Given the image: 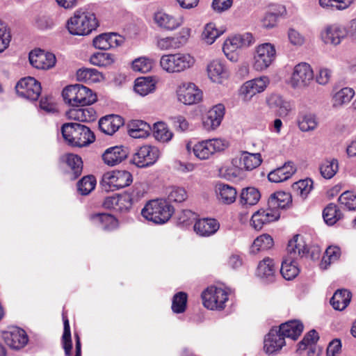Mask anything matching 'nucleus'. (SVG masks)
Segmentation results:
<instances>
[{
    "label": "nucleus",
    "instance_id": "nucleus-1",
    "mask_svg": "<svg viewBox=\"0 0 356 356\" xmlns=\"http://www.w3.org/2000/svg\"><path fill=\"white\" fill-rule=\"evenodd\" d=\"M292 204V197L289 193L278 191L270 195L268 207L255 212L251 218L253 227L260 230L265 224L277 220L280 216V209L289 208Z\"/></svg>",
    "mask_w": 356,
    "mask_h": 356
},
{
    "label": "nucleus",
    "instance_id": "nucleus-2",
    "mask_svg": "<svg viewBox=\"0 0 356 356\" xmlns=\"http://www.w3.org/2000/svg\"><path fill=\"white\" fill-rule=\"evenodd\" d=\"M286 250L287 257L282 263L280 273L285 280H291L295 278L300 271L296 260L307 254L308 248L299 236L296 235L289 241Z\"/></svg>",
    "mask_w": 356,
    "mask_h": 356
},
{
    "label": "nucleus",
    "instance_id": "nucleus-3",
    "mask_svg": "<svg viewBox=\"0 0 356 356\" xmlns=\"http://www.w3.org/2000/svg\"><path fill=\"white\" fill-rule=\"evenodd\" d=\"M61 133L65 140L73 147H84L95 140L94 134L88 127L76 122L63 124Z\"/></svg>",
    "mask_w": 356,
    "mask_h": 356
},
{
    "label": "nucleus",
    "instance_id": "nucleus-4",
    "mask_svg": "<svg viewBox=\"0 0 356 356\" xmlns=\"http://www.w3.org/2000/svg\"><path fill=\"white\" fill-rule=\"evenodd\" d=\"M98 26V22L94 13L83 9L75 11L74 15L67 22V28L70 34L86 35Z\"/></svg>",
    "mask_w": 356,
    "mask_h": 356
},
{
    "label": "nucleus",
    "instance_id": "nucleus-5",
    "mask_svg": "<svg viewBox=\"0 0 356 356\" xmlns=\"http://www.w3.org/2000/svg\"><path fill=\"white\" fill-rule=\"evenodd\" d=\"M174 207L163 199L153 200L147 202L141 211V215L154 224L167 222L174 213Z\"/></svg>",
    "mask_w": 356,
    "mask_h": 356
},
{
    "label": "nucleus",
    "instance_id": "nucleus-6",
    "mask_svg": "<svg viewBox=\"0 0 356 356\" xmlns=\"http://www.w3.org/2000/svg\"><path fill=\"white\" fill-rule=\"evenodd\" d=\"M65 103L73 107L84 106L95 103L97 95L92 91L81 84L65 87L62 92Z\"/></svg>",
    "mask_w": 356,
    "mask_h": 356
},
{
    "label": "nucleus",
    "instance_id": "nucleus-7",
    "mask_svg": "<svg viewBox=\"0 0 356 356\" xmlns=\"http://www.w3.org/2000/svg\"><path fill=\"white\" fill-rule=\"evenodd\" d=\"M195 63V57L187 53L163 55L160 59L161 67L168 73L184 72L192 68Z\"/></svg>",
    "mask_w": 356,
    "mask_h": 356
},
{
    "label": "nucleus",
    "instance_id": "nucleus-8",
    "mask_svg": "<svg viewBox=\"0 0 356 356\" xmlns=\"http://www.w3.org/2000/svg\"><path fill=\"white\" fill-rule=\"evenodd\" d=\"M226 147L227 143L225 140L213 138L198 142L193 147L187 144L186 149L189 152H192L198 159L207 160L215 153L223 151Z\"/></svg>",
    "mask_w": 356,
    "mask_h": 356
},
{
    "label": "nucleus",
    "instance_id": "nucleus-9",
    "mask_svg": "<svg viewBox=\"0 0 356 356\" xmlns=\"http://www.w3.org/2000/svg\"><path fill=\"white\" fill-rule=\"evenodd\" d=\"M131 174L127 170H113L104 173L100 184L104 191H115L132 183Z\"/></svg>",
    "mask_w": 356,
    "mask_h": 356
},
{
    "label": "nucleus",
    "instance_id": "nucleus-10",
    "mask_svg": "<svg viewBox=\"0 0 356 356\" xmlns=\"http://www.w3.org/2000/svg\"><path fill=\"white\" fill-rule=\"evenodd\" d=\"M276 58L275 46L269 42L263 43L256 47L253 57V67L257 71L267 69Z\"/></svg>",
    "mask_w": 356,
    "mask_h": 356
},
{
    "label": "nucleus",
    "instance_id": "nucleus-11",
    "mask_svg": "<svg viewBox=\"0 0 356 356\" xmlns=\"http://www.w3.org/2000/svg\"><path fill=\"white\" fill-rule=\"evenodd\" d=\"M202 299L206 308L211 310H221L225 307L228 294L221 288L210 286L202 292Z\"/></svg>",
    "mask_w": 356,
    "mask_h": 356
},
{
    "label": "nucleus",
    "instance_id": "nucleus-12",
    "mask_svg": "<svg viewBox=\"0 0 356 356\" xmlns=\"http://www.w3.org/2000/svg\"><path fill=\"white\" fill-rule=\"evenodd\" d=\"M161 152L154 145H145L139 147L133 156V163L139 168L154 165L159 159Z\"/></svg>",
    "mask_w": 356,
    "mask_h": 356
},
{
    "label": "nucleus",
    "instance_id": "nucleus-13",
    "mask_svg": "<svg viewBox=\"0 0 356 356\" xmlns=\"http://www.w3.org/2000/svg\"><path fill=\"white\" fill-rule=\"evenodd\" d=\"M15 89L19 96L31 101L37 100L42 90L40 83L31 76L21 79L17 82Z\"/></svg>",
    "mask_w": 356,
    "mask_h": 356
},
{
    "label": "nucleus",
    "instance_id": "nucleus-14",
    "mask_svg": "<svg viewBox=\"0 0 356 356\" xmlns=\"http://www.w3.org/2000/svg\"><path fill=\"white\" fill-rule=\"evenodd\" d=\"M313 78L311 66L306 63H300L294 67L289 84L293 88H302L307 86Z\"/></svg>",
    "mask_w": 356,
    "mask_h": 356
},
{
    "label": "nucleus",
    "instance_id": "nucleus-15",
    "mask_svg": "<svg viewBox=\"0 0 356 356\" xmlns=\"http://www.w3.org/2000/svg\"><path fill=\"white\" fill-rule=\"evenodd\" d=\"M177 99L185 105L199 103L202 98V91L191 82L181 83L176 90Z\"/></svg>",
    "mask_w": 356,
    "mask_h": 356
},
{
    "label": "nucleus",
    "instance_id": "nucleus-16",
    "mask_svg": "<svg viewBox=\"0 0 356 356\" xmlns=\"http://www.w3.org/2000/svg\"><path fill=\"white\" fill-rule=\"evenodd\" d=\"M191 31L190 29L185 27L175 36L158 38L156 47L163 51L179 49L188 42Z\"/></svg>",
    "mask_w": 356,
    "mask_h": 356
},
{
    "label": "nucleus",
    "instance_id": "nucleus-17",
    "mask_svg": "<svg viewBox=\"0 0 356 356\" xmlns=\"http://www.w3.org/2000/svg\"><path fill=\"white\" fill-rule=\"evenodd\" d=\"M269 83V78L266 76H261L245 81L240 90L243 100L250 101L257 93L264 92Z\"/></svg>",
    "mask_w": 356,
    "mask_h": 356
},
{
    "label": "nucleus",
    "instance_id": "nucleus-18",
    "mask_svg": "<svg viewBox=\"0 0 356 356\" xmlns=\"http://www.w3.org/2000/svg\"><path fill=\"white\" fill-rule=\"evenodd\" d=\"M29 62L31 65L40 70H48L56 64V56L52 53L45 52L42 49H35L29 54Z\"/></svg>",
    "mask_w": 356,
    "mask_h": 356
},
{
    "label": "nucleus",
    "instance_id": "nucleus-19",
    "mask_svg": "<svg viewBox=\"0 0 356 356\" xmlns=\"http://www.w3.org/2000/svg\"><path fill=\"white\" fill-rule=\"evenodd\" d=\"M253 42L254 37L250 33L236 35L225 41L222 51L227 57H228L229 54L234 52L238 49L249 47Z\"/></svg>",
    "mask_w": 356,
    "mask_h": 356
},
{
    "label": "nucleus",
    "instance_id": "nucleus-20",
    "mask_svg": "<svg viewBox=\"0 0 356 356\" xmlns=\"http://www.w3.org/2000/svg\"><path fill=\"white\" fill-rule=\"evenodd\" d=\"M132 203L131 195L124 193L106 197L103 202V207L118 212H127L131 208Z\"/></svg>",
    "mask_w": 356,
    "mask_h": 356
},
{
    "label": "nucleus",
    "instance_id": "nucleus-21",
    "mask_svg": "<svg viewBox=\"0 0 356 356\" xmlns=\"http://www.w3.org/2000/svg\"><path fill=\"white\" fill-rule=\"evenodd\" d=\"M129 154L127 147L119 145L113 146L106 149L102 154V159L105 164L109 166H114L120 163Z\"/></svg>",
    "mask_w": 356,
    "mask_h": 356
},
{
    "label": "nucleus",
    "instance_id": "nucleus-22",
    "mask_svg": "<svg viewBox=\"0 0 356 356\" xmlns=\"http://www.w3.org/2000/svg\"><path fill=\"white\" fill-rule=\"evenodd\" d=\"M264 349L268 354H274L280 351L286 342L277 327H273L264 339Z\"/></svg>",
    "mask_w": 356,
    "mask_h": 356
},
{
    "label": "nucleus",
    "instance_id": "nucleus-23",
    "mask_svg": "<svg viewBox=\"0 0 356 356\" xmlns=\"http://www.w3.org/2000/svg\"><path fill=\"white\" fill-rule=\"evenodd\" d=\"M154 22L161 29L174 31L184 24L182 16L175 17L163 12H157L154 16Z\"/></svg>",
    "mask_w": 356,
    "mask_h": 356
},
{
    "label": "nucleus",
    "instance_id": "nucleus-24",
    "mask_svg": "<svg viewBox=\"0 0 356 356\" xmlns=\"http://www.w3.org/2000/svg\"><path fill=\"white\" fill-rule=\"evenodd\" d=\"M346 36V27L339 24L329 26L321 33L324 42L334 45L339 44Z\"/></svg>",
    "mask_w": 356,
    "mask_h": 356
},
{
    "label": "nucleus",
    "instance_id": "nucleus-25",
    "mask_svg": "<svg viewBox=\"0 0 356 356\" xmlns=\"http://www.w3.org/2000/svg\"><path fill=\"white\" fill-rule=\"evenodd\" d=\"M123 38L114 33H102L93 39V45L95 48L107 50L122 44Z\"/></svg>",
    "mask_w": 356,
    "mask_h": 356
},
{
    "label": "nucleus",
    "instance_id": "nucleus-26",
    "mask_svg": "<svg viewBox=\"0 0 356 356\" xmlns=\"http://www.w3.org/2000/svg\"><path fill=\"white\" fill-rule=\"evenodd\" d=\"M6 343L13 349H20L28 342V336L26 332L19 327H15L3 335Z\"/></svg>",
    "mask_w": 356,
    "mask_h": 356
},
{
    "label": "nucleus",
    "instance_id": "nucleus-27",
    "mask_svg": "<svg viewBox=\"0 0 356 356\" xmlns=\"http://www.w3.org/2000/svg\"><path fill=\"white\" fill-rule=\"evenodd\" d=\"M225 115V106L217 104L211 108L203 120L204 127L207 130L215 129L220 126Z\"/></svg>",
    "mask_w": 356,
    "mask_h": 356
},
{
    "label": "nucleus",
    "instance_id": "nucleus-28",
    "mask_svg": "<svg viewBox=\"0 0 356 356\" xmlns=\"http://www.w3.org/2000/svg\"><path fill=\"white\" fill-rule=\"evenodd\" d=\"M296 171V169L293 163L287 162L282 167L270 171L268 175V179L270 182H282L291 177Z\"/></svg>",
    "mask_w": 356,
    "mask_h": 356
},
{
    "label": "nucleus",
    "instance_id": "nucleus-29",
    "mask_svg": "<svg viewBox=\"0 0 356 356\" xmlns=\"http://www.w3.org/2000/svg\"><path fill=\"white\" fill-rule=\"evenodd\" d=\"M124 124L123 119L118 115H111L103 117L99 122V128L101 131L113 135Z\"/></svg>",
    "mask_w": 356,
    "mask_h": 356
},
{
    "label": "nucleus",
    "instance_id": "nucleus-30",
    "mask_svg": "<svg viewBox=\"0 0 356 356\" xmlns=\"http://www.w3.org/2000/svg\"><path fill=\"white\" fill-rule=\"evenodd\" d=\"M257 275L266 282L275 281L276 268L273 260L267 257L261 261L257 266Z\"/></svg>",
    "mask_w": 356,
    "mask_h": 356
},
{
    "label": "nucleus",
    "instance_id": "nucleus-31",
    "mask_svg": "<svg viewBox=\"0 0 356 356\" xmlns=\"http://www.w3.org/2000/svg\"><path fill=\"white\" fill-rule=\"evenodd\" d=\"M60 160L69 167L70 171L68 172V174L71 179H76L81 175L83 161L79 156L74 154H66L60 158Z\"/></svg>",
    "mask_w": 356,
    "mask_h": 356
},
{
    "label": "nucleus",
    "instance_id": "nucleus-32",
    "mask_svg": "<svg viewBox=\"0 0 356 356\" xmlns=\"http://www.w3.org/2000/svg\"><path fill=\"white\" fill-rule=\"evenodd\" d=\"M277 330L284 340L285 338L296 340L302 332L303 325L299 321H289L281 324Z\"/></svg>",
    "mask_w": 356,
    "mask_h": 356
},
{
    "label": "nucleus",
    "instance_id": "nucleus-33",
    "mask_svg": "<svg viewBox=\"0 0 356 356\" xmlns=\"http://www.w3.org/2000/svg\"><path fill=\"white\" fill-rule=\"evenodd\" d=\"M218 221L213 218L198 220L194 225L195 232L201 236H209L215 234L219 229Z\"/></svg>",
    "mask_w": 356,
    "mask_h": 356
},
{
    "label": "nucleus",
    "instance_id": "nucleus-34",
    "mask_svg": "<svg viewBox=\"0 0 356 356\" xmlns=\"http://www.w3.org/2000/svg\"><path fill=\"white\" fill-rule=\"evenodd\" d=\"M207 72L210 79L220 83L228 77V72L225 65L219 60H213L207 66Z\"/></svg>",
    "mask_w": 356,
    "mask_h": 356
},
{
    "label": "nucleus",
    "instance_id": "nucleus-35",
    "mask_svg": "<svg viewBox=\"0 0 356 356\" xmlns=\"http://www.w3.org/2000/svg\"><path fill=\"white\" fill-rule=\"evenodd\" d=\"M319 122L317 116L310 112H301L297 118V124L302 132H309L317 129Z\"/></svg>",
    "mask_w": 356,
    "mask_h": 356
},
{
    "label": "nucleus",
    "instance_id": "nucleus-36",
    "mask_svg": "<svg viewBox=\"0 0 356 356\" xmlns=\"http://www.w3.org/2000/svg\"><path fill=\"white\" fill-rule=\"evenodd\" d=\"M72 108L66 112L69 120L79 122H91L96 119V112L92 108Z\"/></svg>",
    "mask_w": 356,
    "mask_h": 356
},
{
    "label": "nucleus",
    "instance_id": "nucleus-37",
    "mask_svg": "<svg viewBox=\"0 0 356 356\" xmlns=\"http://www.w3.org/2000/svg\"><path fill=\"white\" fill-rule=\"evenodd\" d=\"M216 193L218 200L225 204H231L234 202L237 195L235 188L222 183L216 184Z\"/></svg>",
    "mask_w": 356,
    "mask_h": 356
},
{
    "label": "nucleus",
    "instance_id": "nucleus-38",
    "mask_svg": "<svg viewBox=\"0 0 356 356\" xmlns=\"http://www.w3.org/2000/svg\"><path fill=\"white\" fill-rule=\"evenodd\" d=\"M150 131V125L143 120H132L129 124V134L134 138H145L149 135Z\"/></svg>",
    "mask_w": 356,
    "mask_h": 356
},
{
    "label": "nucleus",
    "instance_id": "nucleus-39",
    "mask_svg": "<svg viewBox=\"0 0 356 356\" xmlns=\"http://www.w3.org/2000/svg\"><path fill=\"white\" fill-rule=\"evenodd\" d=\"M90 219L95 224L105 231H111L118 226L117 219L110 214L94 213L90 216Z\"/></svg>",
    "mask_w": 356,
    "mask_h": 356
},
{
    "label": "nucleus",
    "instance_id": "nucleus-40",
    "mask_svg": "<svg viewBox=\"0 0 356 356\" xmlns=\"http://www.w3.org/2000/svg\"><path fill=\"white\" fill-rule=\"evenodd\" d=\"M351 293L346 289L337 290L330 299V304L336 310H343L349 305Z\"/></svg>",
    "mask_w": 356,
    "mask_h": 356
},
{
    "label": "nucleus",
    "instance_id": "nucleus-41",
    "mask_svg": "<svg viewBox=\"0 0 356 356\" xmlns=\"http://www.w3.org/2000/svg\"><path fill=\"white\" fill-rule=\"evenodd\" d=\"M259 191L254 187H247L242 189L240 194L239 202L243 207L253 206L260 200Z\"/></svg>",
    "mask_w": 356,
    "mask_h": 356
},
{
    "label": "nucleus",
    "instance_id": "nucleus-42",
    "mask_svg": "<svg viewBox=\"0 0 356 356\" xmlns=\"http://www.w3.org/2000/svg\"><path fill=\"white\" fill-rule=\"evenodd\" d=\"M262 162L261 156L259 153H249L243 152L240 157V165L248 171L252 170L259 167Z\"/></svg>",
    "mask_w": 356,
    "mask_h": 356
},
{
    "label": "nucleus",
    "instance_id": "nucleus-43",
    "mask_svg": "<svg viewBox=\"0 0 356 356\" xmlns=\"http://www.w3.org/2000/svg\"><path fill=\"white\" fill-rule=\"evenodd\" d=\"M155 81L150 76L140 77L136 79L134 90L141 96H145L155 90Z\"/></svg>",
    "mask_w": 356,
    "mask_h": 356
},
{
    "label": "nucleus",
    "instance_id": "nucleus-44",
    "mask_svg": "<svg viewBox=\"0 0 356 356\" xmlns=\"http://www.w3.org/2000/svg\"><path fill=\"white\" fill-rule=\"evenodd\" d=\"M76 78L79 81L92 83L99 82L103 79V76L96 69L83 68L76 72Z\"/></svg>",
    "mask_w": 356,
    "mask_h": 356
},
{
    "label": "nucleus",
    "instance_id": "nucleus-45",
    "mask_svg": "<svg viewBox=\"0 0 356 356\" xmlns=\"http://www.w3.org/2000/svg\"><path fill=\"white\" fill-rule=\"evenodd\" d=\"M339 170L338 160L336 159H325L320 165V172L325 179L332 178Z\"/></svg>",
    "mask_w": 356,
    "mask_h": 356
},
{
    "label": "nucleus",
    "instance_id": "nucleus-46",
    "mask_svg": "<svg viewBox=\"0 0 356 356\" xmlns=\"http://www.w3.org/2000/svg\"><path fill=\"white\" fill-rule=\"evenodd\" d=\"M273 245V239L269 234H262L254 241L250 248V252L253 254H256L259 251L271 248Z\"/></svg>",
    "mask_w": 356,
    "mask_h": 356
},
{
    "label": "nucleus",
    "instance_id": "nucleus-47",
    "mask_svg": "<svg viewBox=\"0 0 356 356\" xmlns=\"http://www.w3.org/2000/svg\"><path fill=\"white\" fill-rule=\"evenodd\" d=\"M355 0H318L321 8L330 10H343L350 6Z\"/></svg>",
    "mask_w": 356,
    "mask_h": 356
},
{
    "label": "nucleus",
    "instance_id": "nucleus-48",
    "mask_svg": "<svg viewBox=\"0 0 356 356\" xmlns=\"http://www.w3.org/2000/svg\"><path fill=\"white\" fill-rule=\"evenodd\" d=\"M63 334L62 336V344L63 348L65 350V354L66 356H70L71 355V350L72 348V342L71 339V332L70 323L67 317L63 314Z\"/></svg>",
    "mask_w": 356,
    "mask_h": 356
},
{
    "label": "nucleus",
    "instance_id": "nucleus-49",
    "mask_svg": "<svg viewBox=\"0 0 356 356\" xmlns=\"http://www.w3.org/2000/svg\"><path fill=\"white\" fill-rule=\"evenodd\" d=\"M313 188V181L311 179H302L292 185V190L297 195L305 200Z\"/></svg>",
    "mask_w": 356,
    "mask_h": 356
},
{
    "label": "nucleus",
    "instance_id": "nucleus-50",
    "mask_svg": "<svg viewBox=\"0 0 356 356\" xmlns=\"http://www.w3.org/2000/svg\"><path fill=\"white\" fill-rule=\"evenodd\" d=\"M355 95L354 90L350 88H343L335 93L333 97V106H341L348 103Z\"/></svg>",
    "mask_w": 356,
    "mask_h": 356
},
{
    "label": "nucleus",
    "instance_id": "nucleus-51",
    "mask_svg": "<svg viewBox=\"0 0 356 356\" xmlns=\"http://www.w3.org/2000/svg\"><path fill=\"white\" fill-rule=\"evenodd\" d=\"M154 136L157 140L168 142L172 139L173 134L164 122H159L154 124Z\"/></svg>",
    "mask_w": 356,
    "mask_h": 356
},
{
    "label": "nucleus",
    "instance_id": "nucleus-52",
    "mask_svg": "<svg viewBox=\"0 0 356 356\" xmlns=\"http://www.w3.org/2000/svg\"><path fill=\"white\" fill-rule=\"evenodd\" d=\"M323 217L327 225H332L341 218V213L334 204L331 203L324 209Z\"/></svg>",
    "mask_w": 356,
    "mask_h": 356
},
{
    "label": "nucleus",
    "instance_id": "nucleus-53",
    "mask_svg": "<svg viewBox=\"0 0 356 356\" xmlns=\"http://www.w3.org/2000/svg\"><path fill=\"white\" fill-rule=\"evenodd\" d=\"M223 30L217 29L215 24L208 23L205 26L202 33V39L206 43L211 44L215 42L217 38L223 33Z\"/></svg>",
    "mask_w": 356,
    "mask_h": 356
},
{
    "label": "nucleus",
    "instance_id": "nucleus-54",
    "mask_svg": "<svg viewBox=\"0 0 356 356\" xmlns=\"http://www.w3.org/2000/svg\"><path fill=\"white\" fill-rule=\"evenodd\" d=\"M341 255L340 248L337 246L328 247L323 256L321 266L322 268L326 269L331 263L337 261Z\"/></svg>",
    "mask_w": 356,
    "mask_h": 356
},
{
    "label": "nucleus",
    "instance_id": "nucleus-55",
    "mask_svg": "<svg viewBox=\"0 0 356 356\" xmlns=\"http://www.w3.org/2000/svg\"><path fill=\"white\" fill-rule=\"evenodd\" d=\"M90 61L94 65L106 67L111 65L114 62V58L111 54L97 52L91 56Z\"/></svg>",
    "mask_w": 356,
    "mask_h": 356
},
{
    "label": "nucleus",
    "instance_id": "nucleus-56",
    "mask_svg": "<svg viewBox=\"0 0 356 356\" xmlns=\"http://www.w3.org/2000/svg\"><path fill=\"white\" fill-rule=\"evenodd\" d=\"M187 298V294L184 292L181 291L176 293L172 298V312L176 314L184 312L186 308Z\"/></svg>",
    "mask_w": 356,
    "mask_h": 356
},
{
    "label": "nucleus",
    "instance_id": "nucleus-57",
    "mask_svg": "<svg viewBox=\"0 0 356 356\" xmlns=\"http://www.w3.org/2000/svg\"><path fill=\"white\" fill-rule=\"evenodd\" d=\"M168 202H181L187 198V193L184 188L171 186L167 190Z\"/></svg>",
    "mask_w": 356,
    "mask_h": 356
},
{
    "label": "nucleus",
    "instance_id": "nucleus-58",
    "mask_svg": "<svg viewBox=\"0 0 356 356\" xmlns=\"http://www.w3.org/2000/svg\"><path fill=\"white\" fill-rule=\"evenodd\" d=\"M153 63L152 59L147 57H140L132 62V69L135 72L147 73L152 69Z\"/></svg>",
    "mask_w": 356,
    "mask_h": 356
},
{
    "label": "nucleus",
    "instance_id": "nucleus-59",
    "mask_svg": "<svg viewBox=\"0 0 356 356\" xmlns=\"http://www.w3.org/2000/svg\"><path fill=\"white\" fill-rule=\"evenodd\" d=\"M96 180L93 176H86L78 182L77 188L81 195H87L94 190Z\"/></svg>",
    "mask_w": 356,
    "mask_h": 356
},
{
    "label": "nucleus",
    "instance_id": "nucleus-60",
    "mask_svg": "<svg viewBox=\"0 0 356 356\" xmlns=\"http://www.w3.org/2000/svg\"><path fill=\"white\" fill-rule=\"evenodd\" d=\"M339 202L350 211L356 210V194L353 191H345L339 197Z\"/></svg>",
    "mask_w": 356,
    "mask_h": 356
},
{
    "label": "nucleus",
    "instance_id": "nucleus-61",
    "mask_svg": "<svg viewBox=\"0 0 356 356\" xmlns=\"http://www.w3.org/2000/svg\"><path fill=\"white\" fill-rule=\"evenodd\" d=\"M10 38L11 36L6 26L0 22V53L8 47Z\"/></svg>",
    "mask_w": 356,
    "mask_h": 356
},
{
    "label": "nucleus",
    "instance_id": "nucleus-62",
    "mask_svg": "<svg viewBox=\"0 0 356 356\" xmlns=\"http://www.w3.org/2000/svg\"><path fill=\"white\" fill-rule=\"evenodd\" d=\"M278 15L273 13H268L261 19V25L263 28L270 29L275 27L277 24Z\"/></svg>",
    "mask_w": 356,
    "mask_h": 356
},
{
    "label": "nucleus",
    "instance_id": "nucleus-63",
    "mask_svg": "<svg viewBox=\"0 0 356 356\" xmlns=\"http://www.w3.org/2000/svg\"><path fill=\"white\" fill-rule=\"evenodd\" d=\"M319 339L318 332L315 330H310L299 343L300 348H305L306 346L314 344Z\"/></svg>",
    "mask_w": 356,
    "mask_h": 356
},
{
    "label": "nucleus",
    "instance_id": "nucleus-64",
    "mask_svg": "<svg viewBox=\"0 0 356 356\" xmlns=\"http://www.w3.org/2000/svg\"><path fill=\"white\" fill-rule=\"evenodd\" d=\"M197 215L191 210H183L179 214L178 220L180 224L188 225L196 220Z\"/></svg>",
    "mask_w": 356,
    "mask_h": 356
}]
</instances>
